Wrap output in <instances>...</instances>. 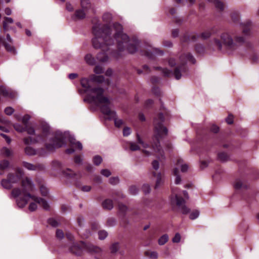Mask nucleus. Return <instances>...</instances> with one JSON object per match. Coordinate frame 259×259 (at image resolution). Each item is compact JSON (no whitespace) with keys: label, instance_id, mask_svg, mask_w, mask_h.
Returning <instances> with one entry per match:
<instances>
[{"label":"nucleus","instance_id":"nucleus-1","mask_svg":"<svg viewBox=\"0 0 259 259\" xmlns=\"http://www.w3.org/2000/svg\"><path fill=\"white\" fill-rule=\"evenodd\" d=\"M105 24H98L94 25L92 32L95 37L92 39L93 47L96 49H101V52L97 55V59L102 62L108 61V56L105 52L109 50V47L114 44V39L112 36V29L110 25L112 20V15L107 12L102 17Z\"/></svg>","mask_w":259,"mask_h":259},{"label":"nucleus","instance_id":"nucleus-2","mask_svg":"<svg viewBox=\"0 0 259 259\" xmlns=\"http://www.w3.org/2000/svg\"><path fill=\"white\" fill-rule=\"evenodd\" d=\"M34 188L32 180L25 177L22 181V190L18 188H15L12 191L11 194L16 198V203L19 207L23 208L29 203L28 209L31 211L36 210L38 205L42 206L45 209H49V204L44 199L30 194Z\"/></svg>","mask_w":259,"mask_h":259},{"label":"nucleus","instance_id":"nucleus-3","mask_svg":"<svg viewBox=\"0 0 259 259\" xmlns=\"http://www.w3.org/2000/svg\"><path fill=\"white\" fill-rule=\"evenodd\" d=\"M112 27L115 31L113 38L114 39V44H115V40L116 41L117 50H111V52H109L110 50L109 49L108 51L105 52L107 56L108 54H111L114 58L118 59L121 57V53L124 50L132 54L138 51L140 48V41L138 38L136 37L130 38L126 33L123 32V27L118 22L114 23Z\"/></svg>","mask_w":259,"mask_h":259},{"label":"nucleus","instance_id":"nucleus-4","mask_svg":"<svg viewBox=\"0 0 259 259\" xmlns=\"http://www.w3.org/2000/svg\"><path fill=\"white\" fill-rule=\"evenodd\" d=\"M240 26L242 29L243 36L238 34L235 31H228L222 33L220 39H213V44L218 50L221 51L223 46L227 50H235L245 42V37L250 35L252 23L250 20H247L244 23H241Z\"/></svg>","mask_w":259,"mask_h":259},{"label":"nucleus","instance_id":"nucleus-5","mask_svg":"<svg viewBox=\"0 0 259 259\" xmlns=\"http://www.w3.org/2000/svg\"><path fill=\"white\" fill-rule=\"evenodd\" d=\"M89 93L84 99V101L95 104L100 108L103 114L108 116L109 119H113L115 126L120 127L123 122L121 119L116 118V114L114 111L110 109V101L109 99L103 96L104 90L102 88L94 87L89 88Z\"/></svg>","mask_w":259,"mask_h":259},{"label":"nucleus","instance_id":"nucleus-6","mask_svg":"<svg viewBox=\"0 0 259 259\" xmlns=\"http://www.w3.org/2000/svg\"><path fill=\"white\" fill-rule=\"evenodd\" d=\"M42 135L38 136L36 139L29 137L24 139L25 144L28 145L41 142H45L46 149L49 151H52L55 149L61 147L65 145V138L68 133H58L54 136L50 132V127L47 124L41 125Z\"/></svg>","mask_w":259,"mask_h":259},{"label":"nucleus","instance_id":"nucleus-7","mask_svg":"<svg viewBox=\"0 0 259 259\" xmlns=\"http://www.w3.org/2000/svg\"><path fill=\"white\" fill-rule=\"evenodd\" d=\"M180 63L175 68L174 72L167 68H162L160 67H157V69L161 70L163 75L165 77H169L174 74L176 79H180L181 78L182 74H186L188 68L186 65L187 62L189 61L194 64L196 62L195 59L193 56L190 53H184L181 55L179 58Z\"/></svg>","mask_w":259,"mask_h":259},{"label":"nucleus","instance_id":"nucleus-8","mask_svg":"<svg viewBox=\"0 0 259 259\" xmlns=\"http://www.w3.org/2000/svg\"><path fill=\"white\" fill-rule=\"evenodd\" d=\"M166 114L159 113L154 119V146L159 150L161 148L160 140L163 137L167 134V128L163 126V122L165 121V117Z\"/></svg>","mask_w":259,"mask_h":259},{"label":"nucleus","instance_id":"nucleus-9","mask_svg":"<svg viewBox=\"0 0 259 259\" xmlns=\"http://www.w3.org/2000/svg\"><path fill=\"white\" fill-rule=\"evenodd\" d=\"M219 30V29L218 27L213 26L199 34H192L186 33L181 37V41L185 42L195 41L199 37L203 39H206L209 38L211 35L218 33Z\"/></svg>","mask_w":259,"mask_h":259},{"label":"nucleus","instance_id":"nucleus-10","mask_svg":"<svg viewBox=\"0 0 259 259\" xmlns=\"http://www.w3.org/2000/svg\"><path fill=\"white\" fill-rule=\"evenodd\" d=\"M23 175V170L20 168L17 169V174H9L7 179H3L2 180L1 185L2 187L8 189L11 188L13 184L16 183Z\"/></svg>","mask_w":259,"mask_h":259},{"label":"nucleus","instance_id":"nucleus-11","mask_svg":"<svg viewBox=\"0 0 259 259\" xmlns=\"http://www.w3.org/2000/svg\"><path fill=\"white\" fill-rule=\"evenodd\" d=\"M170 203L172 206H177L180 208L183 214H188L190 211L185 205L186 201L184 199L178 194H172L170 197Z\"/></svg>","mask_w":259,"mask_h":259},{"label":"nucleus","instance_id":"nucleus-12","mask_svg":"<svg viewBox=\"0 0 259 259\" xmlns=\"http://www.w3.org/2000/svg\"><path fill=\"white\" fill-rule=\"evenodd\" d=\"M81 158L79 155L75 156L73 163V169H67L66 175L69 178L76 179L80 177Z\"/></svg>","mask_w":259,"mask_h":259},{"label":"nucleus","instance_id":"nucleus-13","mask_svg":"<svg viewBox=\"0 0 259 259\" xmlns=\"http://www.w3.org/2000/svg\"><path fill=\"white\" fill-rule=\"evenodd\" d=\"M69 148L66 150V152L71 154L73 153H79L81 151V144L76 141L75 138L70 136L69 137Z\"/></svg>","mask_w":259,"mask_h":259},{"label":"nucleus","instance_id":"nucleus-14","mask_svg":"<svg viewBox=\"0 0 259 259\" xmlns=\"http://www.w3.org/2000/svg\"><path fill=\"white\" fill-rule=\"evenodd\" d=\"M141 54L142 55L145 56L148 58L153 59L154 57V54L162 55L163 52L158 49L152 48L151 47L146 46L144 49H141Z\"/></svg>","mask_w":259,"mask_h":259},{"label":"nucleus","instance_id":"nucleus-15","mask_svg":"<svg viewBox=\"0 0 259 259\" xmlns=\"http://www.w3.org/2000/svg\"><path fill=\"white\" fill-rule=\"evenodd\" d=\"M94 10L89 0H82V19L94 14Z\"/></svg>","mask_w":259,"mask_h":259},{"label":"nucleus","instance_id":"nucleus-16","mask_svg":"<svg viewBox=\"0 0 259 259\" xmlns=\"http://www.w3.org/2000/svg\"><path fill=\"white\" fill-rule=\"evenodd\" d=\"M82 251L85 250L92 254L100 253L102 252V249L96 246H94L90 243H87L82 241Z\"/></svg>","mask_w":259,"mask_h":259},{"label":"nucleus","instance_id":"nucleus-17","mask_svg":"<svg viewBox=\"0 0 259 259\" xmlns=\"http://www.w3.org/2000/svg\"><path fill=\"white\" fill-rule=\"evenodd\" d=\"M233 186L236 191L247 190L249 188L248 184L242 178L236 179L234 182Z\"/></svg>","mask_w":259,"mask_h":259},{"label":"nucleus","instance_id":"nucleus-18","mask_svg":"<svg viewBox=\"0 0 259 259\" xmlns=\"http://www.w3.org/2000/svg\"><path fill=\"white\" fill-rule=\"evenodd\" d=\"M23 166L29 170H41L45 168V165L42 163H37L34 165L25 161L23 162Z\"/></svg>","mask_w":259,"mask_h":259},{"label":"nucleus","instance_id":"nucleus-19","mask_svg":"<svg viewBox=\"0 0 259 259\" xmlns=\"http://www.w3.org/2000/svg\"><path fill=\"white\" fill-rule=\"evenodd\" d=\"M2 42L5 47L6 51L12 54L15 55L17 54V51L14 46L11 44H9L6 41H3L2 37H0V44Z\"/></svg>","mask_w":259,"mask_h":259},{"label":"nucleus","instance_id":"nucleus-20","mask_svg":"<svg viewBox=\"0 0 259 259\" xmlns=\"http://www.w3.org/2000/svg\"><path fill=\"white\" fill-rule=\"evenodd\" d=\"M152 175L153 177L156 178V182L155 186V189H156L158 188L163 183V177L161 173H156L155 171L152 172Z\"/></svg>","mask_w":259,"mask_h":259},{"label":"nucleus","instance_id":"nucleus-21","mask_svg":"<svg viewBox=\"0 0 259 259\" xmlns=\"http://www.w3.org/2000/svg\"><path fill=\"white\" fill-rule=\"evenodd\" d=\"M118 209L119 211V212L121 215H122L123 217V222L124 223V225H126L127 223H126V220L125 219V212L127 210V207L126 205H124L123 204L121 203H119L118 204Z\"/></svg>","mask_w":259,"mask_h":259},{"label":"nucleus","instance_id":"nucleus-22","mask_svg":"<svg viewBox=\"0 0 259 259\" xmlns=\"http://www.w3.org/2000/svg\"><path fill=\"white\" fill-rule=\"evenodd\" d=\"M102 206L104 209L111 210L113 207V203L111 199H106L103 201Z\"/></svg>","mask_w":259,"mask_h":259},{"label":"nucleus","instance_id":"nucleus-23","mask_svg":"<svg viewBox=\"0 0 259 259\" xmlns=\"http://www.w3.org/2000/svg\"><path fill=\"white\" fill-rule=\"evenodd\" d=\"M218 158L221 162H225L229 160L230 156L227 153L221 152L218 154Z\"/></svg>","mask_w":259,"mask_h":259},{"label":"nucleus","instance_id":"nucleus-24","mask_svg":"<svg viewBox=\"0 0 259 259\" xmlns=\"http://www.w3.org/2000/svg\"><path fill=\"white\" fill-rule=\"evenodd\" d=\"M93 80L94 81L98 83H102L105 82L108 85L110 83V80L109 79H105L103 75L94 76L93 77Z\"/></svg>","mask_w":259,"mask_h":259},{"label":"nucleus","instance_id":"nucleus-25","mask_svg":"<svg viewBox=\"0 0 259 259\" xmlns=\"http://www.w3.org/2000/svg\"><path fill=\"white\" fill-rule=\"evenodd\" d=\"M14 20L12 18L5 17L3 21V28L4 30H8L9 29V24H12Z\"/></svg>","mask_w":259,"mask_h":259},{"label":"nucleus","instance_id":"nucleus-26","mask_svg":"<svg viewBox=\"0 0 259 259\" xmlns=\"http://www.w3.org/2000/svg\"><path fill=\"white\" fill-rule=\"evenodd\" d=\"M70 251L73 253L79 255L81 251L80 247L76 243H73L72 245L70 247Z\"/></svg>","mask_w":259,"mask_h":259},{"label":"nucleus","instance_id":"nucleus-27","mask_svg":"<svg viewBox=\"0 0 259 259\" xmlns=\"http://www.w3.org/2000/svg\"><path fill=\"white\" fill-rule=\"evenodd\" d=\"M210 2H213L215 7L220 11H223L224 9V4L219 0H208Z\"/></svg>","mask_w":259,"mask_h":259},{"label":"nucleus","instance_id":"nucleus-28","mask_svg":"<svg viewBox=\"0 0 259 259\" xmlns=\"http://www.w3.org/2000/svg\"><path fill=\"white\" fill-rule=\"evenodd\" d=\"M13 154V152L11 149H9L7 147H3L1 150V154L4 157H9Z\"/></svg>","mask_w":259,"mask_h":259},{"label":"nucleus","instance_id":"nucleus-29","mask_svg":"<svg viewBox=\"0 0 259 259\" xmlns=\"http://www.w3.org/2000/svg\"><path fill=\"white\" fill-rule=\"evenodd\" d=\"M9 162L7 160L0 161V175L3 174V171L8 167Z\"/></svg>","mask_w":259,"mask_h":259},{"label":"nucleus","instance_id":"nucleus-30","mask_svg":"<svg viewBox=\"0 0 259 259\" xmlns=\"http://www.w3.org/2000/svg\"><path fill=\"white\" fill-rule=\"evenodd\" d=\"M25 152L26 154L29 156H32L37 154V151L30 146H27L25 148Z\"/></svg>","mask_w":259,"mask_h":259},{"label":"nucleus","instance_id":"nucleus-31","mask_svg":"<svg viewBox=\"0 0 259 259\" xmlns=\"http://www.w3.org/2000/svg\"><path fill=\"white\" fill-rule=\"evenodd\" d=\"M84 59L86 62L89 65H93L96 63V59L90 54L87 55L84 57Z\"/></svg>","mask_w":259,"mask_h":259},{"label":"nucleus","instance_id":"nucleus-32","mask_svg":"<svg viewBox=\"0 0 259 259\" xmlns=\"http://www.w3.org/2000/svg\"><path fill=\"white\" fill-rule=\"evenodd\" d=\"M144 254L146 256L151 259H156L158 257V254L156 251L147 250L145 252Z\"/></svg>","mask_w":259,"mask_h":259},{"label":"nucleus","instance_id":"nucleus-33","mask_svg":"<svg viewBox=\"0 0 259 259\" xmlns=\"http://www.w3.org/2000/svg\"><path fill=\"white\" fill-rule=\"evenodd\" d=\"M179 170L178 168H175L173 170V175L176 177L175 179V183L176 184H179L180 183L181 181V178L180 176L179 175Z\"/></svg>","mask_w":259,"mask_h":259},{"label":"nucleus","instance_id":"nucleus-34","mask_svg":"<svg viewBox=\"0 0 259 259\" xmlns=\"http://www.w3.org/2000/svg\"><path fill=\"white\" fill-rule=\"evenodd\" d=\"M119 248V244L118 242H115L111 244L110 247V250L111 253H116Z\"/></svg>","mask_w":259,"mask_h":259},{"label":"nucleus","instance_id":"nucleus-35","mask_svg":"<svg viewBox=\"0 0 259 259\" xmlns=\"http://www.w3.org/2000/svg\"><path fill=\"white\" fill-rule=\"evenodd\" d=\"M168 240V237L167 234H164L158 239V244L160 245H164Z\"/></svg>","mask_w":259,"mask_h":259},{"label":"nucleus","instance_id":"nucleus-36","mask_svg":"<svg viewBox=\"0 0 259 259\" xmlns=\"http://www.w3.org/2000/svg\"><path fill=\"white\" fill-rule=\"evenodd\" d=\"M51 167L53 170H58L61 169L62 164L58 161H54L51 164Z\"/></svg>","mask_w":259,"mask_h":259},{"label":"nucleus","instance_id":"nucleus-37","mask_svg":"<svg viewBox=\"0 0 259 259\" xmlns=\"http://www.w3.org/2000/svg\"><path fill=\"white\" fill-rule=\"evenodd\" d=\"M195 50L197 53L201 54L204 51V48L203 46L201 44H196L195 46Z\"/></svg>","mask_w":259,"mask_h":259},{"label":"nucleus","instance_id":"nucleus-38","mask_svg":"<svg viewBox=\"0 0 259 259\" xmlns=\"http://www.w3.org/2000/svg\"><path fill=\"white\" fill-rule=\"evenodd\" d=\"M143 70L137 69V73L139 74H141L143 73H149L150 71V69L148 65H144L142 67Z\"/></svg>","mask_w":259,"mask_h":259},{"label":"nucleus","instance_id":"nucleus-39","mask_svg":"<svg viewBox=\"0 0 259 259\" xmlns=\"http://www.w3.org/2000/svg\"><path fill=\"white\" fill-rule=\"evenodd\" d=\"M93 161L95 165H99L101 163L102 161V158L99 155H96L93 157Z\"/></svg>","mask_w":259,"mask_h":259},{"label":"nucleus","instance_id":"nucleus-40","mask_svg":"<svg viewBox=\"0 0 259 259\" xmlns=\"http://www.w3.org/2000/svg\"><path fill=\"white\" fill-rule=\"evenodd\" d=\"M14 128L16 131L18 132L22 133L25 131V126L24 127L22 125L18 124L15 123L13 125Z\"/></svg>","mask_w":259,"mask_h":259},{"label":"nucleus","instance_id":"nucleus-41","mask_svg":"<svg viewBox=\"0 0 259 259\" xmlns=\"http://www.w3.org/2000/svg\"><path fill=\"white\" fill-rule=\"evenodd\" d=\"M231 17L232 19V20L234 23H237L239 20V16L237 12H233L231 14Z\"/></svg>","mask_w":259,"mask_h":259},{"label":"nucleus","instance_id":"nucleus-42","mask_svg":"<svg viewBox=\"0 0 259 259\" xmlns=\"http://www.w3.org/2000/svg\"><path fill=\"white\" fill-rule=\"evenodd\" d=\"M108 233L105 230H100L98 232L99 238L100 240H103L106 238Z\"/></svg>","mask_w":259,"mask_h":259},{"label":"nucleus","instance_id":"nucleus-43","mask_svg":"<svg viewBox=\"0 0 259 259\" xmlns=\"http://www.w3.org/2000/svg\"><path fill=\"white\" fill-rule=\"evenodd\" d=\"M81 19V11L80 10L76 11L74 15L72 16V19L74 21L79 20Z\"/></svg>","mask_w":259,"mask_h":259},{"label":"nucleus","instance_id":"nucleus-44","mask_svg":"<svg viewBox=\"0 0 259 259\" xmlns=\"http://www.w3.org/2000/svg\"><path fill=\"white\" fill-rule=\"evenodd\" d=\"M130 193L132 195H136L139 191V189L135 185L131 186L129 188Z\"/></svg>","mask_w":259,"mask_h":259},{"label":"nucleus","instance_id":"nucleus-45","mask_svg":"<svg viewBox=\"0 0 259 259\" xmlns=\"http://www.w3.org/2000/svg\"><path fill=\"white\" fill-rule=\"evenodd\" d=\"M25 131L27 132L28 134L30 135H33L35 134L34 128L28 125L25 126Z\"/></svg>","mask_w":259,"mask_h":259},{"label":"nucleus","instance_id":"nucleus-46","mask_svg":"<svg viewBox=\"0 0 259 259\" xmlns=\"http://www.w3.org/2000/svg\"><path fill=\"white\" fill-rule=\"evenodd\" d=\"M94 72L96 74H102L104 73L103 68L100 65H97L94 68Z\"/></svg>","mask_w":259,"mask_h":259},{"label":"nucleus","instance_id":"nucleus-47","mask_svg":"<svg viewBox=\"0 0 259 259\" xmlns=\"http://www.w3.org/2000/svg\"><path fill=\"white\" fill-rule=\"evenodd\" d=\"M152 92L155 95L157 96H159L160 95V89L156 85H154L152 87Z\"/></svg>","mask_w":259,"mask_h":259},{"label":"nucleus","instance_id":"nucleus-48","mask_svg":"<svg viewBox=\"0 0 259 259\" xmlns=\"http://www.w3.org/2000/svg\"><path fill=\"white\" fill-rule=\"evenodd\" d=\"M40 191L41 195L45 196H47L48 194V189L44 185H41L40 187Z\"/></svg>","mask_w":259,"mask_h":259},{"label":"nucleus","instance_id":"nucleus-49","mask_svg":"<svg viewBox=\"0 0 259 259\" xmlns=\"http://www.w3.org/2000/svg\"><path fill=\"white\" fill-rule=\"evenodd\" d=\"M56 235L57 238L59 239H61L63 238L64 237V234L63 232L62 231V230H60V229H57L56 230Z\"/></svg>","mask_w":259,"mask_h":259},{"label":"nucleus","instance_id":"nucleus-50","mask_svg":"<svg viewBox=\"0 0 259 259\" xmlns=\"http://www.w3.org/2000/svg\"><path fill=\"white\" fill-rule=\"evenodd\" d=\"M199 211L198 210H194L192 211L190 214V219L191 220H194L197 218L199 215Z\"/></svg>","mask_w":259,"mask_h":259},{"label":"nucleus","instance_id":"nucleus-51","mask_svg":"<svg viewBox=\"0 0 259 259\" xmlns=\"http://www.w3.org/2000/svg\"><path fill=\"white\" fill-rule=\"evenodd\" d=\"M14 112V109L11 107H8L5 109V113L8 115H11Z\"/></svg>","mask_w":259,"mask_h":259},{"label":"nucleus","instance_id":"nucleus-52","mask_svg":"<svg viewBox=\"0 0 259 259\" xmlns=\"http://www.w3.org/2000/svg\"><path fill=\"white\" fill-rule=\"evenodd\" d=\"M142 190L145 194H148L150 191V187L148 184H144L142 186Z\"/></svg>","mask_w":259,"mask_h":259},{"label":"nucleus","instance_id":"nucleus-53","mask_svg":"<svg viewBox=\"0 0 259 259\" xmlns=\"http://www.w3.org/2000/svg\"><path fill=\"white\" fill-rule=\"evenodd\" d=\"M140 147L134 143H130V149L132 151H137L140 150Z\"/></svg>","mask_w":259,"mask_h":259},{"label":"nucleus","instance_id":"nucleus-54","mask_svg":"<svg viewBox=\"0 0 259 259\" xmlns=\"http://www.w3.org/2000/svg\"><path fill=\"white\" fill-rule=\"evenodd\" d=\"M115 224H116V220L114 218H109L108 219V220L107 221V225L110 227L114 226L115 225Z\"/></svg>","mask_w":259,"mask_h":259},{"label":"nucleus","instance_id":"nucleus-55","mask_svg":"<svg viewBox=\"0 0 259 259\" xmlns=\"http://www.w3.org/2000/svg\"><path fill=\"white\" fill-rule=\"evenodd\" d=\"M30 117L29 115H25L22 118V121L25 126L27 125V123L29 120Z\"/></svg>","mask_w":259,"mask_h":259},{"label":"nucleus","instance_id":"nucleus-56","mask_svg":"<svg viewBox=\"0 0 259 259\" xmlns=\"http://www.w3.org/2000/svg\"><path fill=\"white\" fill-rule=\"evenodd\" d=\"M119 182L118 177H111L109 179V183L112 185H116Z\"/></svg>","mask_w":259,"mask_h":259},{"label":"nucleus","instance_id":"nucleus-57","mask_svg":"<svg viewBox=\"0 0 259 259\" xmlns=\"http://www.w3.org/2000/svg\"><path fill=\"white\" fill-rule=\"evenodd\" d=\"M91 226L92 229L94 231H96L100 228L99 224L95 221L92 222L91 224Z\"/></svg>","mask_w":259,"mask_h":259},{"label":"nucleus","instance_id":"nucleus-58","mask_svg":"<svg viewBox=\"0 0 259 259\" xmlns=\"http://www.w3.org/2000/svg\"><path fill=\"white\" fill-rule=\"evenodd\" d=\"M101 174L106 177H109L111 174L110 170H109L107 169H103L101 170Z\"/></svg>","mask_w":259,"mask_h":259},{"label":"nucleus","instance_id":"nucleus-59","mask_svg":"<svg viewBox=\"0 0 259 259\" xmlns=\"http://www.w3.org/2000/svg\"><path fill=\"white\" fill-rule=\"evenodd\" d=\"M181 240V235L179 233H177L175 234L174 237L172 238V242L174 243H179Z\"/></svg>","mask_w":259,"mask_h":259},{"label":"nucleus","instance_id":"nucleus-60","mask_svg":"<svg viewBox=\"0 0 259 259\" xmlns=\"http://www.w3.org/2000/svg\"><path fill=\"white\" fill-rule=\"evenodd\" d=\"M219 131V127L214 124H213L210 127V132L213 134H217Z\"/></svg>","mask_w":259,"mask_h":259},{"label":"nucleus","instance_id":"nucleus-61","mask_svg":"<svg viewBox=\"0 0 259 259\" xmlns=\"http://www.w3.org/2000/svg\"><path fill=\"white\" fill-rule=\"evenodd\" d=\"M131 134V129L128 127H125L123 130V135L124 136H128Z\"/></svg>","mask_w":259,"mask_h":259},{"label":"nucleus","instance_id":"nucleus-62","mask_svg":"<svg viewBox=\"0 0 259 259\" xmlns=\"http://www.w3.org/2000/svg\"><path fill=\"white\" fill-rule=\"evenodd\" d=\"M8 92L3 87H0V94L4 96H7L8 95Z\"/></svg>","mask_w":259,"mask_h":259},{"label":"nucleus","instance_id":"nucleus-63","mask_svg":"<svg viewBox=\"0 0 259 259\" xmlns=\"http://www.w3.org/2000/svg\"><path fill=\"white\" fill-rule=\"evenodd\" d=\"M152 165L153 169H154L155 170H157L159 168V166L158 161L156 160H154L152 162Z\"/></svg>","mask_w":259,"mask_h":259},{"label":"nucleus","instance_id":"nucleus-64","mask_svg":"<svg viewBox=\"0 0 259 259\" xmlns=\"http://www.w3.org/2000/svg\"><path fill=\"white\" fill-rule=\"evenodd\" d=\"M226 122L229 124H232L233 123V116L232 114H229L228 117L226 119Z\"/></svg>","mask_w":259,"mask_h":259}]
</instances>
